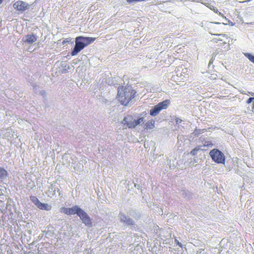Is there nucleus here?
Listing matches in <instances>:
<instances>
[{
	"label": "nucleus",
	"mask_w": 254,
	"mask_h": 254,
	"mask_svg": "<svg viewBox=\"0 0 254 254\" xmlns=\"http://www.w3.org/2000/svg\"><path fill=\"white\" fill-rule=\"evenodd\" d=\"M155 121L153 120L147 121L144 125V129L148 130L153 129L155 127Z\"/></svg>",
	"instance_id": "nucleus-11"
},
{
	"label": "nucleus",
	"mask_w": 254,
	"mask_h": 254,
	"mask_svg": "<svg viewBox=\"0 0 254 254\" xmlns=\"http://www.w3.org/2000/svg\"><path fill=\"white\" fill-rule=\"evenodd\" d=\"M8 175V173L6 170L0 167V178H3Z\"/></svg>",
	"instance_id": "nucleus-13"
},
{
	"label": "nucleus",
	"mask_w": 254,
	"mask_h": 254,
	"mask_svg": "<svg viewBox=\"0 0 254 254\" xmlns=\"http://www.w3.org/2000/svg\"><path fill=\"white\" fill-rule=\"evenodd\" d=\"M60 211L68 215L76 214L86 226H92V222L87 214L76 205L72 208L62 207Z\"/></svg>",
	"instance_id": "nucleus-2"
},
{
	"label": "nucleus",
	"mask_w": 254,
	"mask_h": 254,
	"mask_svg": "<svg viewBox=\"0 0 254 254\" xmlns=\"http://www.w3.org/2000/svg\"><path fill=\"white\" fill-rule=\"evenodd\" d=\"M30 200L32 201L34 204L37 206L39 203L40 202L39 200L38 199V198L36 196H31L30 197Z\"/></svg>",
	"instance_id": "nucleus-14"
},
{
	"label": "nucleus",
	"mask_w": 254,
	"mask_h": 254,
	"mask_svg": "<svg viewBox=\"0 0 254 254\" xmlns=\"http://www.w3.org/2000/svg\"><path fill=\"white\" fill-rule=\"evenodd\" d=\"M228 37L225 34H219L218 37L213 39L211 42L214 44H217V47H221L227 44Z\"/></svg>",
	"instance_id": "nucleus-8"
},
{
	"label": "nucleus",
	"mask_w": 254,
	"mask_h": 254,
	"mask_svg": "<svg viewBox=\"0 0 254 254\" xmlns=\"http://www.w3.org/2000/svg\"><path fill=\"white\" fill-rule=\"evenodd\" d=\"M145 0H127V1L128 3H131L133 2H137L140 1H144Z\"/></svg>",
	"instance_id": "nucleus-19"
},
{
	"label": "nucleus",
	"mask_w": 254,
	"mask_h": 254,
	"mask_svg": "<svg viewBox=\"0 0 254 254\" xmlns=\"http://www.w3.org/2000/svg\"><path fill=\"white\" fill-rule=\"evenodd\" d=\"M37 36L34 34L27 35L23 38V41L25 43L32 44L37 40Z\"/></svg>",
	"instance_id": "nucleus-10"
},
{
	"label": "nucleus",
	"mask_w": 254,
	"mask_h": 254,
	"mask_svg": "<svg viewBox=\"0 0 254 254\" xmlns=\"http://www.w3.org/2000/svg\"><path fill=\"white\" fill-rule=\"evenodd\" d=\"M254 100V98H253V97L249 98L247 101V104H250Z\"/></svg>",
	"instance_id": "nucleus-21"
},
{
	"label": "nucleus",
	"mask_w": 254,
	"mask_h": 254,
	"mask_svg": "<svg viewBox=\"0 0 254 254\" xmlns=\"http://www.w3.org/2000/svg\"><path fill=\"white\" fill-rule=\"evenodd\" d=\"M216 24L220 25V24H221V23H220V22H216V23H212V24H211L209 26L208 28V30H209V33L211 35H218H218H219V34L218 33L219 32H220V30H219L218 26H217L216 25Z\"/></svg>",
	"instance_id": "nucleus-9"
},
{
	"label": "nucleus",
	"mask_w": 254,
	"mask_h": 254,
	"mask_svg": "<svg viewBox=\"0 0 254 254\" xmlns=\"http://www.w3.org/2000/svg\"><path fill=\"white\" fill-rule=\"evenodd\" d=\"M213 145V143L211 141H205L203 146L204 147H211Z\"/></svg>",
	"instance_id": "nucleus-18"
},
{
	"label": "nucleus",
	"mask_w": 254,
	"mask_h": 254,
	"mask_svg": "<svg viewBox=\"0 0 254 254\" xmlns=\"http://www.w3.org/2000/svg\"><path fill=\"white\" fill-rule=\"evenodd\" d=\"M209 155L213 161L218 164H224L225 157L224 154L218 149H213L209 152Z\"/></svg>",
	"instance_id": "nucleus-6"
},
{
	"label": "nucleus",
	"mask_w": 254,
	"mask_h": 254,
	"mask_svg": "<svg viewBox=\"0 0 254 254\" xmlns=\"http://www.w3.org/2000/svg\"><path fill=\"white\" fill-rule=\"evenodd\" d=\"M3 0H0V4L2 3Z\"/></svg>",
	"instance_id": "nucleus-24"
},
{
	"label": "nucleus",
	"mask_w": 254,
	"mask_h": 254,
	"mask_svg": "<svg viewBox=\"0 0 254 254\" xmlns=\"http://www.w3.org/2000/svg\"><path fill=\"white\" fill-rule=\"evenodd\" d=\"M245 56L253 63L254 64V56L250 53H245Z\"/></svg>",
	"instance_id": "nucleus-15"
},
{
	"label": "nucleus",
	"mask_w": 254,
	"mask_h": 254,
	"mask_svg": "<svg viewBox=\"0 0 254 254\" xmlns=\"http://www.w3.org/2000/svg\"><path fill=\"white\" fill-rule=\"evenodd\" d=\"M204 131H205V129H203L195 130V132H196L197 133H198V134H200V133L204 132Z\"/></svg>",
	"instance_id": "nucleus-20"
},
{
	"label": "nucleus",
	"mask_w": 254,
	"mask_h": 254,
	"mask_svg": "<svg viewBox=\"0 0 254 254\" xmlns=\"http://www.w3.org/2000/svg\"><path fill=\"white\" fill-rule=\"evenodd\" d=\"M176 123H177L179 122V119H177L176 120Z\"/></svg>",
	"instance_id": "nucleus-23"
},
{
	"label": "nucleus",
	"mask_w": 254,
	"mask_h": 254,
	"mask_svg": "<svg viewBox=\"0 0 254 254\" xmlns=\"http://www.w3.org/2000/svg\"><path fill=\"white\" fill-rule=\"evenodd\" d=\"M136 94V91L131 85L122 86L118 87L117 98L121 104L127 106Z\"/></svg>",
	"instance_id": "nucleus-1"
},
{
	"label": "nucleus",
	"mask_w": 254,
	"mask_h": 254,
	"mask_svg": "<svg viewBox=\"0 0 254 254\" xmlns=\"http://www.w3.org/2000/svg\"><path fill=\"white\" fill-rule=\"evenodd\" d=\"M39 209L45 210H50L51 206L47 203H43L40 202L37 206Z\"/></svg>",
	"instance_id": "nucleus-12"
},
{
	"label": "nucleus",
	"mask_w": 254,
	"mask_h": 254,
	"mask_svg": "<svg viewBox=\"0 0 254 254\" xmlns=\"http://www.w3.org/2000/svg\"><path fill=\"white\" fill-rule=\"evenodd\" d=\"M200 149V147L197 146L195 147L193 149H192L190 151V154L192 155H195L196 154L197 152L198 151H199Z\"/></svg>",
	"instance_id": "nucleus-17"
},
{
	"label": "nucleus",
	"mask_w": 254,
	"mask_h": 254,
	"mask_svg": "<svg viewBox=\"0 0 254 254\" xmlns=\"http://www.w3.org/2000/svg\"><path fill=\"white\" fill-rule=\"evenodd\" d=\"M121 220L122 221L126 222L128 224H131V220L125 215L123 216V217L121 218Z\"/></svg>",
	"instance_id": "nucleus-16"
},
{
	"label": "nucleus",
	"mask_w": 254,
	"mask_h": 254,
	"mask_svg": "<svg viewBox=\"0 0 254 254\" xmlns=\"http://www.w3.org/2000/svg\"><path fill=\"white\" fill-rule=\"evenodd\" d=\"M214 11L217 13L218 14H219L220 16H221L222 17H223V14L222 13H221L220 12H219L217 10H214Z\"/></svg>",
	"instance_id": "nucleus-22"
},
{
	"label": "nucleus",
	"mask_w": 254,
	"mask_h": 254,
	"mask_svg": "<svg viewBox=\"0 0 254 254\" xmlns=\"http://www.w3.org/2000/svg\"><path fill=\"white\" fill-rule=\"evenodd\" d=\"M96 40V38L78 36L75 38V45L71 52V55L74 56L83 50L84 47L93 43Z\"/></svg>",
	"instance_id": "nucleus-3"
},
{
	"label": "nucleus",
	"mask_w": 254,
	"mask_h": 254,
	"mask_svg": "<svg viewBox=\"0 0 254 254\" xmlns=\"http://www.w3.org/2000/svg\"><path fill=\"white\" fill-rule=\"evenodd\" d=\"M170 104V101L168 99L159 103L150 110V115L152 116H156L162 110L166 109Z\"/></svg>",
	"instance_id": "nucleus-5"
},
{
	"label": "nucleus",
	"mask_w": 254,
	"mask_h": 254,
	"mask_svg": "<svg viewBox=\"0 0 254 254\" xmlns=\"http://www.w3.org/2000/svg\"><path fill=\"white\" fill-rule=\"evenodd\" d=\"M13 6L16 10L22 12L29 8V5L25 1L19 0L13 3Z\"/></svg>",
	"instance_id": "nucleus-7"
},
{
	"label": "nucleus",
	"mask_w": 254,
	"mask_h": 254,
	"mask_svg": "<svg viewBox=\"0 0 254 254\" xmlns=\"http://www.w3.org/2000/svg\"><path fill=\"white\" fill-rule=\"evenodd\" d=\"M185 70L188 71V69L187 68L185 69Z\"/></svg>",
	"instance_id": "nucleus-25"
},
{
	"label": "nucleus",
	"mask_w": 254,
	"mask_h": 254,
	"mask_svg": "<svg viewBox=\"0 0 254 254\" xmlns=\"http://www.w3.org/2000/svg\"><path fill=\"white\" fill-rule=\"evenodd\" d=\"M143 120V117L135 120L133 116L128 115L124 119L122 124L129 128H132L139 125Z\"/></svg>",
	"instance_id": "nucleus-4"
}]
</instances>
